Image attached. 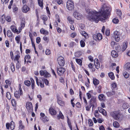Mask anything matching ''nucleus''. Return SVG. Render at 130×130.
<instances>
[{
  "mask_svg": "<svg viewBox=\"0 0 130 130\" xmlns=\"http://www.w3.org/2000/svg\"><path fill=\"white\" fill-rule=\"evenodd\" d=\"M86 10L88 14L87 17L88 19L92 22L95 21L96 23H98L100 19H106L108 18L111 11L109 7L104 5L102 6L98 12L95 10H90L87 8L86 9Z\"/></svg>",
  "mask_w": 130,
  "mask_h": 130,
  "instance_id": "nucleus-1",
  "label": "nucleus"
},
{
  "mask_svg": "<svg viewBox=\"0 0 130 130\" xmlns=\"http://www.w3.org/2000/svg\"><path fill=\"white\" fill-rule=\"evenodd\" d=\"M67 8L69 10H72L74 8L73 3L71 1L69 0L67 3Z\"/></svg>",
  "mask_w": 130,
  "mask_h": 130,
  "instance_id": "nucleus-2",
  "label": "nucleus"
},
{
  "mask_svg": "<svg viewBox=\"0 0 130 130\" xmlns=\"http://www.w3.org/2000/svg\"><path fill=\"white\" fill-rule=\"evenodd\" d=\"M58 63L59 66L63 67L65 63L64 59V58L62 56L58 57L57 59Z\"/></svg>",
  "mask_w": 130,
  "mask_h": 130,
  "instance_id": "nucleus-3",
  "label": "nucleus"
},
{
  "mask_svg": "<svg viewBox=\"0 0 130 130\" xmlns=\"http://www.w3.org/2000/svg\"><path fill=\"white\" fill-rule=\"evenodd\" d=\"M26 107L28 111L31 112L33 111L32 105L31 102H27L26 104Z\"/></svg>",
  "mask_w": 130,
  "mask_h": 130,
  "instance_id": "nucleus-4",
  "label": "nucleus"
},
{
  "mask_svg": "<svg viewBox=\"0 0 130 130\" xmlns=\"http://www.w3.org/2000/svg\"><path fill=\"white\" fill-rule=\"evenodd\" d=\"M57 71L58 74L60 76L64 73L66 69L63 68L59 67L57 68Z\"/></svg>",
  "mask_w": 130,
  "mask_h": 130,
  "instance_id": "nucleus-5",
  "label": "nucleus"
},
{
  "mask_svg": "<svg viewBox=\"0 0 130 130\" xmlns=\"http://www.w3.org/2000/svg\"><path fill=\"white\" fill-rule=\"evenodd\" d=\"M93 39L95 40H100L102 39V35L99 33L93 35Z\"/></svg>",
  "mask_w": 130,
  "mask_h": 130,
  "instance_id": "nucleus-6",
  "label": "nucleus"
},
{
  "mask_svg": "<svg viewBox=\"0 0 130 130\" xmlns=\"http://www.w3.org/2000/svg\"><path fill=\"white\" fill-rule=\"evenodd\" d=\"M40 73L41 76L43 75L45 77H48L50 76V75L46 70H41L40 72Z\"/></svg>",
  "mask_w": 130,
  "mask_h": 130,
  "instance_id": "nucleus-7",
  "label": "nucleus"
},
{
  "mask_svg": "<svg viewBox=\"0 0 130 130\" xmlns=\"http://www.w3.org/2000/svg\"><path fill=\"white\" fill-rule=\"evenodd\" d=\"M114 115L113 116V117L115 120L119 119L121 116V114L119 111H115L114 113Z\"/></svg>",
  "mask_w": 130,
  "mask_h": 130,
  "instance_id": "nucleus-8",
  "label": "nucleus"
},
{
  "mask_svg": "<svg viewBox=\"0 0 130 130\" xmlns=\"http://www.w3.org/2000/svg\"><path fill=\"white\" fill-rule=\"evenodd\" d=\"M29 8L26 5L23 6L22 8V11L25 13H26L30 10Z\"/></svg>",
  "mask_w": 130,
  "mask_h": 130,
  "instance_id": "nucleus-9",
  "label": "nucleus"
},
{
  "mask_svg": "<svg viewBox=\"0 0 130 130\" xmlns=\"http://www.w3.org/2000/svg\"><path fill=\"white\" fill-rule=\"evenodd\" d=\"M73 15L74 16V17L78 20L80 19L82 17V15L81 14L77 13H74L73 14Z\"/></svg>",
  "mask_w": 130,
  "mask_h": 130,
  "instance_id": "nucleus-10",
  "label": "nucleus"
},
{
  "mask_svg": "<svg viewBox=\"0 0 130 130\" xmlns=\"http://www.w3.org/2000/svg\"><path fill=\"white\" fill-rule=\"evenodd\" d=\"M106 94L108 97L115 95V92L114 89H112V91L110 92H108L106 93Z\"/></svg>",
  "mask_w": 130,
  "mask_h": 130,
  "instance_id": "nucleus-11",
  "label": "nucleus"
},
{
  "mask_svg": "<svg viewBox=\"0 0 130 130\" xmlns=\"http://www.w3.org/2000/svg\"><path fill=\"white\" fill-rule=\"evenodd\" d=\"M49 111L50 113L52 115H54L56 114V111L52 108H50Z\"/></svg>",
  "mask_w": 130,
  "mask_h": 130,
  "instance_id": "nucleus-12",
  "label": "nucleus"
},
{
  "mask_svg": "<svg viewBox=\"0 0 130 130\" xmlns=\"http://www.w3.org/2000/svg\"><path fill=\"white\" fill-rule=\"evenodd\" d=\"M22 95L23 94H20V93H19L18 91H15L14 94L15 97L17 99H19L20 98V96Z\"/></svg>",
  "mask_w": 130,
  "mask_h": 130,
  "instance_id": "nucleus-13",
  "label": "nucleus"
},
{
  "mask_svg": "<svg viewBox=\"0 0 130 130\" xmlns=\"http://www.w3.org/2000/svg\"><path fill=\"white\" fill-rule=\"evenodd\" d=\"M127 44L126 42H124L123 43L122 45L121 50L122 52L124 51L127 47Z\"/></svg>",
  "mask_w": 130,
  "mask_h": 130,
  "instance_id": "nucleus-14",
  "label": "nucleus"
},
{
  "mask_svg": "<svg viewBox=\"0 0 130 130\" xmlns=\"http://www.w3.org/2000/svg\"><path fill=\"white\" fill-rule=\"evenodd\" d=\"M11 29L12 31L14 32H17L18 30L16 27L14 25H12L11 26Z\"/></svg>",
  "mask_w": 130,
  "mask_h": 130,
  "instance_id": "nucleus-15",
  "label": "nucleus"
},
{
  "mask_svg": "<svg viewBox=\"0 0 130 130\" xmlns=\"http://www.w3.org/2000/svg\"><path fill=\"white\" fill-rule=\"evenodd\" d=\"M99 99L100 101H104L105 100V97L104 95L102 94L99 96Z\"/></svg>",
  "mask_w": 130,
  "mask_h": 130,
  "instance_id": "nucleus-16",
  "label": "nucleus"
},
{
  "mask_svg": "<svg viewBox=\"0 0 130 130\" xmlns=\"http://www.w3.org/2000/svg\"><path fill=\"white\" fill-rule=\"evenodd\" d=\"M117 13L119 17V18L120 19H121L122 18L121 16L122 15V14L121 10L120 9H117Z\"/></svg>",
  "mask_w": 130,
  "mask_h": 130,
  "instance_id": "nucleus-17",
  "label": "nucleus"
},
{
  "mask_svg": "<svg viewBox=\"0 0 130 130\" xmlns=\"http://www.w3.org/2000/svg\"><path fill=\"white\" fill-rule=\"evenodd\" d=\"M80 34L83 36H84L86 39H87L88 37V34L84 31H81Z\"/></svg>",
  "mask_w": 130,
  "mask_h": 130,
  "instance_id": "nucleus-18",
  "label": "nucleus"
},
{
  "mask_svg": "<svg viewBox=\"0 0 130 130\" xmlns=\"http://www.w3.org/2000/svg\"><path fill=\"white\" fill-rule=\"evenodd\" d=\"M19 130H21L24 128V126L22 125V121L21 120L19 121Z\"/></svg>",
  "mask_w": 130,
  "mask_h": 130,
  "instance_id": "nucleus-19",
  "label": "nucleus"
},
{
  "mask_svg": "<svg viewBox=\"0 0 130 130\" xmlns=\"http://www.w3.org/2000/svg\"><path fill=\"white\" fill-rule=\"evenodd\" d=\"M40 32L41 34H43L45 35H47L48 34V32L47 31L42 28L40 30Z\"/></svg>",
  "mask_w": 130,
  "mask_h": 130,
  "instance_id": "nucleus-20",
  "label": "nucleus"
},
{
  "mask_svg": "<svg viewBox=\"0 0 130 130\" xmlns=\"http://www.w3.org/2000/svg\"><path fill=\"white\" fill-rule=\"evenodd\" d=\"M111 55L114 58L116 57L118 55L117 53L115 50H113L111 51Z\"/></svg>",
  "mask_w": 130,
  "mask_h": 130,
  "instance_id": "nucleus-21",
  "label": "nucleus"
},
{
  "mask_svg": "<svg viewBox=\"0 0 130 130\" xmlns=\"http://www.w3.org/2000/svg\"><path fill=\"white\" fill-rule=\"evenodd\" d=\"M5 16V15L4 14H3L1 17V23L3 24L5 22V20H6Z\"/></svg>",
  "mask_w": 130,
  "mask_h": 130,
  "instance_id": "nucleus-22",
  "label": "nucleus"
},
{
  "mask_svg": "<svg viewBox=\"0 0 130 130\" xmlns=\"http://www.w3.org/2000/svg\"><path fill=\"white\" fill-rule=\"evenodd\" d=\"M109 77L112 79L113 80L115 79V77L113 73L112 72L109 73H108Z\"/></svg>",
  "mask_w": 130,
  "mask_h": 130,
  "instance_id": "nucleus-23",
  "label": "nucleus"
},
{
  "mask_svg": "<svg viewBox=\"0 0 130 130\" xmlns=\"http://www.w3.org/2000/svg\"><path fill=\"white\" fill-rule=\"evenodd\" d=\"M93 84L95 85H98L99 83V80L96 78H93Z\"/></svg>",
  "mask_w": 130,
  "mask_h": 130,
  "instance_id": "nucleus-24",
  "label": "nucleus"
},
{
  "mask_svg": "<svg viewBox=\"0 0 130 130\" xmlns=\"http://www.w3.org/2000/svg\"><path fill=\"white\" fill-rule=\"evenodd\" d=\"M57 118L58 119H59L60 118L62 119L64 118V117L60 111L59 112V114L57 116Z\"/></svg>",
  "mask_w": 130,
  "mask_h": 130,
  "instance_id": "nucleus-25",
  "label": "nucleus"
},
{
  "mask_svg": "<svg viewBox=\"0 0 130 130\" xmlns=\"http://www.w3.org/2000/svg\"><path fill=\"white\" fill-rule=\"evenodd\" d=\"M94 63L96 68L98 69L100 67V64L98 62H96L95 59L94 61Z\"/></svg>",
  "mask_w": 130,
  "mask_h": 130,
  "instance_id": "nucleus-26",
  "label": "nucleus"
},
{
  "mask_svg": "<svg viewBox=\"0 0 130 130\" xmlns=\"http://www.w3.org/2000/svg\"><path fill=\"white\" fill-rule=\"evenodd\" d=\"M74 55L76 57H79L81 55L82 53L80 51H78L75 53Z\"/></svg>",
  "mask_w": 130,
  "mask_h": 130,
  "instance_id": "nucleus-27",
  "label": "nucleus"
},
{
  "mask_svg": "<svg viewBox=\"0 0 130 130\" xmlns=\"http://www.w3.org/2000/svg\"><path fill=\"white\" fill-rule=\"evenodd\" d=\"M129 107L127 103H124L122 105V107L123 109H126Z\"/></svg>",
  "mask_w": 130,
  "mask_h": 130,
  "instance_id": "nucleus-28",
  "label": "nucleus"
},
{
  "mask_svg": "<svg viewBox=\"0 0 130 130\" xmlns=\"http://www.w3.org/2000/svg\"><path fill=\"white\" fill-rule=\"evenodd\" d=\"M38 3L39 6L41 7L42 8L43 6V0H38Z\"/></svg>",
  "mask_w": 130,
  "mask_h": 130,
  "instance_id": "nucleus-29",
  "label": "nucleus"
},
{
  "mask_svg": "<svg viewBox=\"0 0 130 130\" xmlns=\"http://www.w3.org/2000/svg\"><path fill=\"white\" fill-rule=\"evenodd\" d=\"M6 96L8 99L10 100L11 98V95L10 92H8L6 93Z\"/></svg>",
  "mask_w": 130,
  "mask_h": 130,
  "instance_id": "nucleus-30",
  "label": "nucleus"
},
{
  "mask_svg": "<svg viewBox=\"0 0 130 130\" xmlns=\"http://www.w3.org/2000/svg\"><path fill=\"white\" fill-rule=\"evenodd\" d=\"M10 127V129L12 130L14 128L15 124L14 122L13 121L11 122Z\"/></svg>",
  "mask_w": 130,
  "mask_h": 130,
  "instance_id": "nucleus-31",
  "label": "nucleus"
},
{
  "mask_svg": "<svg viewBox=\"0 0 130 130\" xmlns=\"http://www.w3.org/2000/svg\"><path fill=\"white\" fill-rule=\"evenodd\" d=\"M7 35L8 37H12V34L11 31L9 30L7 31Z\"/></svg>",
  "mask_w": 130,
  "mask_h": 130,
  "instance_id": "nucleus-32",
  "label": "nucleus"
},
{
  "mask_svg": "<svg viewBox=\"0 0 130 130\" xmlns=\"http://www.w3.org/2000/svg\"><path fill=\"white\" fill-rule=\"evenodd\" d=\"M127 70H130V62H128L125 64V66Z\"/></svg>",
  "mask_w": 130,
  "mask_h": 130,
  "instance_id": "nucleus-33",
  "label": "nucleus"
},
{
  "mask_svg": "<svg viewBox=\"0 0 130 130\" xmlns=\"http://www.w3.org/2000/svg\"><path fill=\"white\" fill-rule=\"evenodd\" d=\"M57 103L60 106H63L64 105V102L60 100H58Z\"/></svg>",
  "mask_w": 130,
  "mask_h": 130,
  "instance_id": "nucleus-34",
  "label": "nucleus"
},
{
  "mask_svg": "<svg viewBox=\"0 0 130 130\" xmlns=\"http://www.w3.org/2000/svg\"><path fill=\"white\" fill-rule=\"evenodd\" d=\"M113 126L115 127H119V124L116 121L113 122Z\"/></svg>",
  "mask_w": 130,
  "mask_h": 130,
  "instance_id": "nucleus-35",
  "label": "nucleus"
},
{
  "mask_svg": "<svg viewBox=\"0 0 130 130\" xmlns=\"http://www.w3.org/2000/svg\"><path fill=\"white\" fill-rule=\"evenodd\" d=\"M120 36L119 35L118 36H113L114 37L115 41L117 42L119 41L120 40Z\"/></svg>",
  "mask_w": 130,
  "mask_h": 130,
  "instance_id": "nucleus-36",
  "label": "nucleus"
},
{
  "mask_svg": "<svg viewBox=\"0 0 130 130\" xmlns=\"http://www.w3.org/2000/svg\"><path fill=\"white\" fill-rule=\"evenodd\" d=\"M76 62L80 65L82 66V61L80 59H76Z\"/></svg>",
  "mask_w": 130,
  "mask_h": 130,
  "instance_id": "nucleus-37",
  "label": "nucleus"
},
{
  "mask_svg": "<svg viewBox=\"0 0 130 130\" xmlns=\"http://www.w3.org/2000/svg\"><path fill=\"white\" fill-rule=\"evenodd\" d=\"M119 21V20L117 18H116L113 19L112 20L113 23L115 24L118 23Z\"/></svg>",
  "mask_w": 130,
  "mask_h": 130,
  "instance_id": "nucleus-38",
  "label": "nucleus"
},
{
  "mask_svg": "<svg viewBox=\"0 0 130 130\" xmlns=\"http://www.w3.org/2000/svg\"><path fill=\"white\" fill-rule=\"evenodd\" d=\"M123 75L126 78H128L129 76V74L126 72H125L123 73Z\"/></svg>",
  "mask_w": 130,
  "mask_h": 130,
  "instance_id": "nucleus-39",
  "label": "nucleus"
},
{
  "mask_svg": "<svg viewBox=\"0 0 130 130\" xmlns=\"http://www.w3.org/2000/svg\"><path fill=\"white\" fill-rule=\"evenodd\" d=\"M68 20L69 22V23L70 24H72L73 23V21L72 20V18L71 17L69 16L68 17Z\"/></svg>",
  "mask_w": 130,
  "mask_h": 130,
  "instance_id": "nucleus-40",
  "label": "nucleus"
},
{
  "mask_svg": "<svg viewBox=\"0 0 130 130\" xmlns=\"http://www.w3.org/2000/svg\"><path fill=\"white\" fill-rule=\"evenodd\" d=\"M24 83L25 84L28 86H29L31 84L29 80L25 81Z\"/></svg>",
  "mask_w": 130,
  "mask_h": 130,
  "instance_id": "nucleus-41",
  "label": "nucleus"
},
{
  "mask_svg": "<svg viewBox=\"0 0 130 130\" xmlns=\"http://www.w3.org/2000/svg\"><path fill=\"white\" fill-rule=\"evenodd\" d=\"M40 18L44 21H47L48 19L47 17L45 15H42L41 17Z\"/></svg>",
  "mask_w": 130,
  "mask_h": 130,
  "instance_id": "nucleus-42",
  "label": "nucleus"
},
{
  "mask_svg": "<svg viewBox=\"0 0 130 130\" xmlns=\"http://www.w3.org/2000/svg\"><path fill=\"white\" fill-rule=\"evenodd\" d=\"M92 99H91L89 102V106L90 108L91 106H92V108L94 107V105L93 104V103H92Z\"/></svg>",
  "mask_w": 130,
  "mask_h": 130,
  "instance_id": "nucleus-43",
  "label": "nucleus"
},
{
  "mask_svg": "<svg viewBox=\"0 0 130 130\" xmlns=\"http://www.w3.org/2000/svg\"><path fill=\"white\" fill-rule=\"evenodd\" d=\"M11 69L12 71L13 72L15 70L14 66L13 63H12L11 65Z\"/></svg>",
  "mask_w": 130,
  "mask_h": 130,
  "instance_id": "nucleus-44",
  "label": "nucleus"
},
{
  "mask_svg": "<svg viewBox=\"0 0 130 130\" xmlns=\"http://www.w3.org/2000/svg\"><path fill=\"white\" fill-rule=\"evenodd\" d=\"M11 102L12 106H15L16 105V103L14 99H12Z\"/></svg>",
  "mask_w": 130,
  "mask_h": 130,
  "instance_id": "nucleus-45",
  "label": "nucleus"
},
{
  "mask_svg": "<svg viewBox=\"0 0 130 130\" xmlns=\"http://www.w3.org/2000/svg\"><path fill=\"white\" fill-rule=\"evenodd\" d=\"M25 21H24L22 20L20 26L22 28L24 27L25 26Z\"/></svg>",
  "mask_w": 130,
  "mask_h": 130,
  "instance_id": "nucleus-46",
  "label": "nucleus"
},
{
  "mask_svg": "<svg viewBox=\"0 0 130 130\" xmlns=\"http://www.w3.org/2000/svg\"><path fill=\"white\" fill-rule=\"evenodd\" d=\"M6 20L8 22H10L11 21V17L10 16H7L5 18Z\"/></svg>",
  "mask_w": 130,
  "mask_h": 130,
  "instance_id": "nucleus-47",
  "label": "nucleus"
},
{
  "mask_svg": "<svg viewBox=\"0 0 130 130\" xmlns=\"http://www.w3.org/2000/svg\"><path fill=\"white\" fill-rule=\"evenodd\" d=\"M111 89H112H112H113L117 87V85L116 83H113L111 84Z\"/></svg>",
  "mask_w": 130,
  "mask_h": 130,
  "instance_id": "nucleus-48",
  "label": "nucleus"
},
{
  "mask_svg": "<svg viewBox=\"0 0 130 130\" xmlns=\"http://www.w3.org/2000/svg\"><path fill=\"white\" fill-rule=\"evenodd\" d=\"M95 112L94 115L95 117L96 118H98L99 116V113H98V110H95Z\"/></svg>",
  "mask_w": 130,
  "mask_h": 130,
  "instance_id": "nucleus-49",
  "label": "nucleus"
},
{
  "mask_svg": "<svg viewBox=\"0 0 130 130\" xmlns=\"http://www.w3.org/2000/svg\"><path fill=\"white\" fill-rule=\"evenodd\" d=\"M116 50L118 52H120L121 50L120 46L119 45H117L115 47Z\"/></svg>",
  "mask_w": 130,
  "mask_h": 130,
  "instance_id": "nucleus-50",
  "label": "nucleus"
},
{
  "mask_svg": "<svg viewBox=\"0 0 130 130\" xmlns=\"http://www.w3.org/2000/svg\"><path fill=\"white\" fill-rule=\"evenodd\" d=\"M80 45L81 47H83L85 45V43L83 40H81L80 42Z\"/></svg>",
  "mask_w": 130,
  "mask_h": 130,
  "instance_id": "nucleus-51",
  "label": "nucleus"
},
{
  "mask_svg": "<svg viewBox=\"0 0 130 130\" xmlns=\"http://www.w3.org/2000/svg\"><path fill=\"white\" fill-rule=\"evenodd\" d=\"M20 57V56L19 55H15V57L14 58V61L18 60H19V58Z\"/></svg>",
  "mask_w": 130,
  "mask_h": 130,
  "instance_id": "nucleus-52",
  "label": "nucleus"
},
{
  "mask_svg": "<svg viewBox=\"0 0 130 130\" xmlns=\"http://www.w3.org/2000/svg\"><path fill=\"white\" fill-rule=\"evenodd\" d=\"M106 35L107 36H109L110 34V30L107 29H106L105 32Z\"/></svg>",
  "mask_w": 130,
  "mask_h": 130,
  "instance_id": "nucleus-53",
  "label": "nucleus"
},
{
  "mask_svg": "<svg viewBox=\"0 0 130 130\" xmlns=\"http://www.w3.org/2000/svg\"><path fill=\"white\" fill-rule=\"evenodd\" d=\"M119 35V32L117 31H116L114 32L113 35V37L115 36H118Z\"/></svg>",
  "mask_w": 130,
  "mask_h": 130,
  "instance_id": "nucleus-54",
  "label": "nucleus"
},
{
  "mask_svg": "<svg viewBox=\"0 0 130 130\" xmlns=\"http://www.w3.org/2000/svg\"><path fill=\"white\" fill-rule=\"evenodd\" d=\"M15 39L16 41H17V43H19L20 40V37L18 36L16 37H15Z\"/></svg>",
  "mask_w": 130,
  "mask_h": 130,
  "instance_id": "nucleus-55",
  "label": "nucleus"
},
{
  "mask_svg": "<svg viewBox=\"0 0 130 130\" xmlns=\"http://www.w3.org/2000/svg\"><path fill=\"white\" fill-rule=\"evenodd\" d=\"M24 58L26 59L29 60L30 59L31 56L29 55H26L25 56Z\"/></svg>",
  "mask_w": 130,
  "mask_h": 130,
  "instance_id": "nucleus-56",
  "label": "nucleus"
},
{
  "mask_svg": "<svg viewBox=\"0 0 130 130\" xmlns=\"http://www.w3.org/2000/svg\"><path fill=\"white\" fill-rule=\"evenodd\" d=\"M41 88H43L44 87V82L43 81L42 82L40 81L39 82Z\"/></svg>",
  "mask_w": 130,
  "mask_h": 130,
  "instance_id": "nucleus-57",
  "label": "nucleus"
},
{
  "mask_svg": "<svg viewBox=\"0 0 130 130\" xmlns=\"http://www.w3.org/2000/svg\"><path fill=\"white\" fill-rule=\"evenodd\" d=\"M45 53L46 55H49L51 53V51L49 49H47L45 51Z\"/></svg>",
  "mask_w": 130,
  "mask_h": 130,
  "instance_id": "nucleus-58",
  "label": "nucleus"
},
{
  "mask_svg": "<svg viewBox=\"0 0 130 130\" xmlns=\"http://www.w3.org/2000/svg\"><path fill=\"white\" fill-rule=\"evenodd\" d=\"M41 41V39L40 37H38L36 39V42L38 44H39Z\"/></svg>",
  "mask_w": 130,
  "mask_h": 130,
  "instance_id": "nucleus-59",
  "label": "nucleus"
},
{
  "mask_svg": "<svg viewBox=\"0 0 130 130\" xmlns=\"http://www.w3.org/2000/svg\"><path fill=\"white\" fill-rule=\"evenodd\" d=\"M98 110L100 112L102 113L105 110L101 107L98 108Z\"/></svg>",
  "mask_w": 130,
  "mask_h": 130,
  "instance_id": "nucleus-60",
  "label": "nucleus"
},
{
  "mask_svg": "<svg viewBox=\"0 0 130 130\" xmlns=\"http://www.w3.org/2000/svg\"><path fill=\"white\" fill-rule=\"evenodd\" d=\"M88 123L89 124V126H92L93 125L92 122L90 120H88Z\"/></svg>",
  "mask_w": 130,
  "mask_h": 130,
  "instance_id": "nucleus-61",
  "label": "nucleus"
},
{
  "mask_svg": "<svg viewBox=\"0 0 130 130\" xmlns=\"http://www.w3.org/2000/svg\"><path fill=\"white\" fill-rule=\"evenodd\" d=\"M76 33H73L70 35V36L72 38H73L76 36Z\"/></svg>",
  "mask_w": 130,
  "mask_h": 130,
  "instance_id": "nucleus-62",
  "label": "nucleus"
},
{
  "mask_svg": "<svg viewBox=\"0 0 130 130\" xmlns=\"http://www.w3.org/2000/svg\"><path fill=\"white\" fill-rule=\"evenodd\" d=\"M75 44V43L74 42H71L70 43V47H73V46Z\"/></svg>",
  "mask_w": 130,
  "mask_h": 130,
  "instance_id": "nucleus-63",
  "label": "nucleus"
},
{
  "mask_svg": "<svg viewBox=\"0 0 130 130\" xmlns=\"http://www.w3.org/2000/svg\"><path fill=\"white\" fill-rule=\"evenodd\" d=\"M86 95L88 99H90L91 97V95L89 93H87Z\"/></svg>",
  "mask_w": 130,
  "mask_h": 130,
  "instance_id": "nucleus-64",
  "label": "nucleus"
}]
</instances>
